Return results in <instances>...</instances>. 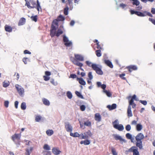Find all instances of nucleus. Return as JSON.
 Listing matches in <instances>:
<instances>
[{"mask_svg": "<svg viewBox=\"0 0 155 155\" xmlns=\"http://www.w3.org/2000/svg\"><path fill=\"white\" fill-rule=\"evenodd\" d=\"M77 80L78 81L80 84L81 85H84L86 84L85 81L82 78H77Z\"/></svg>", "mask_w": 155, "mask_h": 155, "instance_id": "nucleus-20", "label": "nucleus"}, {"mask_svg": "<svg viewBox=\"0 0 155 155\" xmlns=\"http://www.w3.org/2000/svg\"><path fill=\"white\" fill-rule=\"evenodd\" d=\"M149 21H150L152 22V23L155 25V20L151 18H149Z\"/></svg>", "mask_w": 155, "mask_h": 155, "instance_id": "nucleus-58", "label": "nucleus"}, {"mask_svg": "<svg viewBox=\"0 0 155 155\" xmlns=\"http://www.w3.org/2000/svg\"><path fill=\"white\" fill-rule=\"evenodd\" d=\"M86 63L89 67L91 66L92 67V65L93 64H92L91 62L89 61H86Z\"/></svg>", "mask_w": 155, "mask_h": 155, "instance_id": "nucleus-56", "label": "nucleus"}, {"mask_svg": "<svg viewBox=\"0 0 155 155\" xmlns=\"http://www.w3.org/2000/svg\"><path fill=\"white\" fill-rule=\"evenodd\" d=\"M63 41L64 42V45L67 47H72V43L71 41H69L68 38L65 36H63Z\"/></svg>", "mask_w": 155, "mask_h": 155, "instance_id": "nucleus-9", "label": "nucleus"}, {"mask_svg": "<svg viewBox=\"0 0 155 155\" xmlns=\"http://www.w3.org/2000/svg\"><path fill=\"white\" fill-rule=\"evenodd\" d=\"M15 87L20 95L22 96L24 94V89L21 86L16 84L15 85Z\"/></svg>", "mask_w": 155, "mask_h": 155, "instance_id": "nucleus-12", "label": "nucleus"}, {"mask_svg": "<svg viewBox=\"0 0 155 155\" xmlns=\"http://www.w3.org/2000/svg\"><path fill=\"white\" fill-rule=\"evenodd\" d=\"M26 22V19L24 18H21L19 20L18 23V25L19 26H21L24 25Z\"/></svg>", "mask_w": 155, "mask_h": 155, "instance_id": "nucleus-16", "label": "nucleus"}, {"mask_svg": "<svg viewBox=\"0 0 155 155\" xmlns=\"http://www.w3.org/2000/svg\"><path fill=\"white\" fill-rule=\"evenodd\" d=\"M120 6L123 8H124L127 7V5L123 3H121L120 5Z\"/></svg>", "mask_w": 155, "mask_h": 155, "instance_id": "nucleus-60", "label": "nucleus"}, {"mask_svg": "<svg viewBox=\"0 0 155 155\" xmlns=\"http://www.w3.org/2000/svg\"><path fill=\"white\" fill-rule=\"evenodd\" d=\"M114 138H115V139L116 140H120L121 141H124V140L123 139L121 138V137L120 136H118V135H115L114 136Z\"/></svg>", "mask_w": 155, "mask_h": 155, "instance_id": "nucleus-31", "label": "nucleus"}, {"mask_svg": "<svg viewBox=\"0 0 155 155\" xmlns=\"http://www.w3.org/2000/svg\"><path fill=\"white\" fill-rule=\"evenodd\" d=\"M42 118L41 117L40 115H37L35 117V120L36 122H39Z\"/></svg>", "mask_w": 155, "mask_h": 155, "instance_id": "nucleus-38", "label": "nucleus"}, {"mask_svg": "<svg viewBox=\"0 0 155 155\" xmlns=\"http://www.w3.org/2000/svg\"><path fill=\"white\" fill-rule=\"evenodd\" d=\"M131 126L130 125H127L125 127L126 130L127 131H129L131 129Z\"/></svg>", "mask_w": 155, "mask_h": 155, "instance_id": "nucleus-50", "label": "nucleus"}, {"mask_svg": "<svg viewBox=\"0 0 155 155\" xmlns=\"http://www.w3.org/2000/svg\"><path fill=\"white\" fill-rule=\"evenodd\" d=\"M92 68L93 69L96 71L97 74L100 75H102L103 74V72L101 69L98 67L97 65L95 64H92Z\"/></svg>", "mask_w": 155, "mask_h": 155, "instance_id": "nucleus-10", "label": "nucleus"}, {"mask_svg": "<svg viewBox=\"0 0 155 155\" xmlns=\"http://www.w3.org/2000/svg\"><path fill=\"white\" fill-rule=\"evenodd\" d=\"M140 4L139 2L137 0H135L133 1V5H135L136 6Z\"/></svg>", "mask_w": 155, "mask_h": 155, "instance_id": "nucleus-44", "label": "nucleus"}, {"mask_svg": "<svg viewBox=\"0 0 155 155\" xmlns=\"http://www.w3.org/2000/svg\"><path fill=\"white\" fill-rule=\"evenodd\" d=\"M9 101H5L4 103V106L6 108L8 107V106Z\"/></svg>", "mask_w": 155, "mask_h": 155, "instance_id": "nucleus-53", "label": "nucleus"}, {"mask_svg": "<svg viewBox=\"0 0 155 155\" xmlns=\"http://www.w3.org/2000/svg\"><path fill=\"white\" fill-rule=\"evenodd\" d=\"M42 101L43 104L46 106H48L50 105V103L49 101L46 98H42Z\"/></svg>", "mask_w": 155, "mask_h": 155, "instance_id": "nucleus-19", "label": "nucleus"}, {"mask_svg": "<svg viewBox=\"0 0 155 155\" xmlns=\"http://www.w3.org/2000/svg\"><path fill=\"white\" fill-rule=\"evenodd\" d=\"M63 41L64 42V45L67 47H72V43L71 41H69L68 38L65 36H63Z\"/></svg>", "mask_w": 155, "mask_h": 155, "instance_id": "nucleus-8", "label": "nucleus"}, {"mask_svg": "<svg viewBox=\"0 0 155 155\" xmlns=\"http://www.w3.org/2000/svg\"><path fill=\"white\" fill-rule=\"evenodd\" d=\"M5 29L6 31L8 32H11L12 31V28L8 25H6L5 26Z\"/></svg>", "mask_w": 155, "mask_h": 155, "instance_id": "nucleus-22", "label": "nucleus"}, {"mask_svg": "<svg viewBox=\"0 0 155 155\" xmlns=\"http://www.w3.org/2000/svg\"><path fill=\"white\" fill-rule=\"evenodd\" d=\"M44 152L46 153L45 155H51V152L49 151H45Z\"/></svg>", "mask_w": 155, "mask_h": 155, "instance_id": "nucleus-64", "label": "nucleus"}, {"mask_svg": "<svg viewBox=\"0 0 155 155\" xmlns=\"http://www.w3.org/2000/svg\"><path fill=\"white\" fill-rule=\"evenodd\" d=\"M74 58L71 57L70 58L71 61L74 64L77 66L82 67L83 66V64L82 63L80 62L79 61H83L84 60L83 57L81 55L79 54H75Z\"/></svg>", "mask_w": 155, "mask_h": 155, "instance_id": "nucleus-1", "label": "nucleus"}, {"mask_svg": "<svg viewBox=\"0 0 155 155\" xmlns=\"http://www.w3.org/2000/svg\"><path fill=\"white\" fill-rule=\"evenodd\" d=\"M50 82L51 84L54 85H56L57 84V83L56 82H55L54 80L53 79H52L51 80Z\"/></svg>", "mask_w": 155, "mask_h": 155, "instance_id": "nucleus-57", "label": "nucleus"}, {"mask_svg": "<svg viewBox=\"0 0 155 155\" xmlns=\"http://www.w3.org/2000/svg\"><path fill=\"white\" fill-rule=\"evenodd\" d=\"M96 54L97 56L98 57H100L101 56V49L97 50L95 51Z\"/></svg>", "mask_w": 155, "mask_h": 155, "instance_id": "nucleus-35", "label": "nucleus"}, {"mask_svg": "<svg viewBox=\"0 0 155 155\" xmlns=\"http://www.w3.org/2000/svg\"><path fill=\"white\" fill-rule=\"evenodd\" d=\"M86 109V107L85 105H82L80 106V109L82 111H84Z\"/></svg>", "mask_w": 155, "mask_h": 155, "instance_id": "nucleus-51", "label": "nucleus"}, {"mask_svg": "<svg viewBox=\"0 0 155 155\" xmlns=\"http://www.w3.org/2000/svg\"><path fill=\"white\" fill-rule=\"evenodd\" d=\"M10 84V83L8 81H5L2 83L3 86L4 87H7Z\"/></svg>", "mask_w": 155, "mask_h": 155, "instance_id": "nucleus-27", "label": "nucleus"}, {"mask_svg": "<svg viewBox=\"0 0 155 155\" xmlns=\"http://www.w3.org/2000/svg\"><path fill=\"white\" fill-rule=\"evenodd\" d=\"M95 120L97 122H100L101 120V117L98 113H96L94 116Z\"/></svg>", "mask_w": 155, "mask_h": 155, "instance_id": "nucleus-17", "label": "nucleus"}, {"mask_svg": "<svg viewBox=\"0 0 155 155\" xmlns=\"http://www.w3.org/2000/svg\"><path fill=\"white\" fill-rule=\"evenodd\" d=\"M79 138L80 139H87V136H86L84 134L81 133L80 134H79Z\"/></svg>", "mask_w": 155, "mask_h": 155, "instance_id": "nucleus-32", "label": "nucleus"}, {"mask_svg": "<svg viewBox=\"0 0 155 155\" xmlns=\"http://www.w3.org/2000/svg\"><path fill=\"white\" fill-rule=\"evenodd\" d=\"M67 96L68 98L70 99H71L72 97V95L71 93L68 91L67 93Z\"/></svg>", "mask_w": 155, "mask_h": 155, "instance_id": "nucleus-43", "label": "nucleus"}, {"mask_svg": "<svg viewBox=\"0 0 155 155\" xmlns=\"http://www.w3.org/2000/svg\"><path fill=\"white\" fill-rule=\"evenodd\" d=\"M62 3H65L67 1L68 2V3L66 5V7L64 9V13L65 15H67L68 14V10L69 8L68 6V4L69 5L70 7L72 6V0H61Z\"/></svg>", "mask_w": 155, "mask_h": 155, "instance_id": "nucleus-5", "label": "nucleus"}, {"mask_svg": "<svg viewBox=\"0 0 155 155\" xmlns=\"http://www.w3.org/2000/svg\"><path fill=\"white\" fill-rule=\"evenodd\" d=\"M103 92L106 94L108 97H110L111 96L112 94L109 91L107 90H103Z\"/></svg>", "mask_w": 155, "mask_h": 155, "instance_id": "nucleus-41", "label": "nucleus"}, {"mask_svg": "<svg viewBox=\"0 0 155 155\" xmlns=\"http://www.w3.org/2000/svg\"><path fill=\"white\" fill-rule=\"evenodd\" d=\"M107 107L110 110H114L117 107V105L115 104H113L112 105H108Z\"/></svg>", "mask_w": 155, "mask_h": 155, "instance_id": "nucleus-18", "label": "nucleus"}, {"mask_svg": "<svg viewBox=\"0 0 155 155\" xmlns=\"http://www.w3.org/2000/svg\"><path fill=\"white\" fill-rule=\"evenodd\" d=\"M142 126L140 124H138L136 126V130L137 131H140L142 129Z\"/></svg>", "mask_w": 155, "mask_h": 155, "instance_id": "nucleus-30", "label": "nucleus"}, {"mask_svg": "<svg viewBox=\"0 0 155 155\" xmlns=\"http://www.w3.org/2000/svg\"><path fill=\"white\" fill-rule=\"evenodd\" d=\"M140 102L141 104H143L144 105H146L147 104V102L146 101H142L140 100Z\"/></svg>", "mask_w": 155, "mask_h": 155, "instance_id": "nucleus-55", "label": "nucleus"}, {"mask_svg": "<svg viewBox=\"0 0 155 155\" xmlns=\"http://www.w3.org/2000/svg\"><path fill=\"white\" fill-rule=\"evenodd\" d=\"M126 138L129 139H131L132 138V135L130 133H127L126 135Z\"/></svg>", "mask_w": 155, "mask_h": 155, "instance_id": "nucleus-46", "label": "nucleus"}, {"mask_svg": "<svg viewBox=\"0 0 155 155\" xmlns=\"http://www.w3.org/2000/svg\"><path fill=\"white\" fill-rule=\"evenodd\" d=\"M105 63L111 68H113V66L112 63L109 60H105Z\"/></svg>", "mask_w": 155, "mask_h": 155, "instance_id": "nucleus-23", "label": "nucleus"}, {"mask_svg": "<svg viewBox=\"0 0 155 155\" xmlns=\"http://www.w3.org/2000/svg\"><path fill=\"white\" fill-rule=\"evenodd\" d=\"M46 133L48 136H50L54 134V131L52 130H48L46 131Z\"/></svg>", "mask_w": 155, "mask_h": 155, "instance_id": "nucleus-25", "label": "nucleus"}, {"mask_svg": "<svg viewBox=\"0 0 155 155\" xmlns=\"http://www.w3.org/2000/svg\"><path fill=\"white\" fill-rule=\"evenodd\" d=\"M65 128L68 132H71L73 130V127L71 124L68 122L64 123Z\"/></svg>", "mask_w": 155, "mask_h": 155, "instance_id": "nucleus-13", "label": "nucleus"}, {"mask_svg": "<svg viewBox=\"0 0 155 155\" xmlns=\"http://www.w3.org/2000/svg\"><path fill=\"white\" fill-rule=\"evenodd\" d=\"M125 75V74L123 73L121 74H120L119 75L120 77L122 79L124 80H126V78L124 77V76Z\"/></svg>", "mask_w": 155, "mask_h": 155, "instance_id": "nucleus-45", "label": "nucleus"}, {"mask_svg": "<svg viewBox=\"0 0 155 155\" xmlns=\"http://www.w3.org/2000/svg\"><path fill=\"white\" fill-rule=\"evenodd\" d=\"M127 116L128 117H131L132 116V114L131 110V107L129 105L127 110Z\"/></svg>", "mask_w": 155, "mask_h": 155, "instance_id": "nucleus-21", "label": "nucleus"}, {"mask_svg": "<svg viewBox=\"0 0 155 155\" xmlns=\"http://www.w3.org/2000/svg\"><path fill=\"white\" fill-rule=\"evenodd\" d=\"M43 149L45 150H50V147L47 144H45L43 146Z\"/></svg>", "mask_w": 155, "mask_h": 155, "instance_id": "nucleus-37", "label": "nucleus"}, {"mask_svg": "<svg viewBox=\"0 0 155 155\" xmlns=\"http://www.w3.org/2000/svg\"><path fill=\"white\" fill-rule=\"evenodd\" d=\"M130 12L131 15H133L134 14H135L136 15L137 12V11H135L132 10H130Z\"/></svg>", "mask_w": 155, "mask_h": 155, "instance_id": "nucleus-61", "label": "nucleus"}, {"mask_svg": "<svg viewBox=\"0 0 155 155\" xmlns=\"http://www.w3.org/2000/svg\"><path fill=\"white\" fill-rule=\"evenodd\" d=\"M144 138V135L141 133L138 134L135 137V139L136 141V145L140 149H143L142 140Z\"/></svg>", "mask_w": 155, "mask_h": 155, "instance_id": "nucleus-2", "label": "nucleus"}, {"mask_svg": "<svg viewBox=\"0 0 155 155\" xmlns=\"http://www.w3.org/2000/svg\"><path fill=\"white\" fill-rule=\"evenodd\" d=\"M30 5L31 4L30 2V1H29V2L26 1L25 5H26L28 8H31V6H30Z\"/></svg>", "mask_w": 155, "mask_h": 155, "instance_id": "nucleus-54", "label": "nucleus"}, {"mask_svg": "<svg viewBox=\"0 0 155 155\" xmlns=\"http://www.w3.org/2000/svg\"><path fill=\"white\" fill-rule=\"evenodd\" d=\"M110 149L113 155H117V153L116 152V149L113 147H111Z\"/></svg>", "mask_w": 155, "mask_h": 155, "instance_id": "nucleus-28", "label": "nucleus"}, {"mask_svg": "<svg viewBox=\"0 0 155 155\" xmlns=\"http://www.w3.org/2000/svg\"><path fill=\"white\" fill-rule=\"evenodd\" d=\"M30 18L32 21L36 22L37 21L38 16L36 15L34 16H31Z\"/></svg>", "mask_w": 155, "mask_h": 155, "instance_id": "nucleus-40", "label": "nucleus"}, {"mask_svg": "<svg viewBox=\"0 0 155 155\" xmlns=\"http://www.w3.org/2000/svg\"><path fill=\"white\" fill-rule=\"evenodd\" d=\"M84 134L86 136H87V139L89 137H91L93 134L91 132V131L90 130H88L87 131L84 132Z\"/></svg>", "mask_w": 155, "mask_h": 155, "instance_id": "nucleus-24", "label": "nucleus"}, {"mask_svg": "<svg viewBox=\"0 0 155 155\" xmlns=\"http://www.w3.org/2000/svg\"><path fill=\"white\" fill-rule=\"evenodd\" d=\"M45 76H48L51 75V72L48 71H46L45 72Z\"/></svg>", "mask_w": 155, "mask_h": 155, "instance_id": "nucleus-62", "label": "nucleus"}, {"mask_svg": "<svg viewBox=\"0 0 155 155\" xmlns=\"http://www.w3.org/2000/svg\"><path fill=\"white\" fill-rule=\"evenodd\" d=\"M88 77L89 78V79L90 81H91V80L93 78V76L92 74V73L91 72H89L88 74Z\"/></svg>", "mask_w": 155, "mask_h": 155, "instance_id": "nucleus-49", "label": "nucleus"}, {"mask_svg": "<svg viewBox=\"0 0 155 155\" xmlns=\"http://www.w3.org/2000/svg\"><path fill=\"white\" fill-rule=\"evenodd\" d=\"M58 27H56L55 28V30H53L52 33H51V30L50 31V35L51 38H52L55 35L57 37L59 36L60 35L62 34L63 33V31L62 30L61 28H63L64 27L63 25H61L60 28L58 29L57 31L56 32V30L57 28Z\"/></svg>", "mask_w": 155, "mask_h": 155, "instance_id": "nucleus-4", "label": "nucleus"}, {"mask_svg": "<svg viewBox=\"0 0 155 155\" xmlns=\"http://www.w3.org/2000/svg\"><path fill=\"white\" fill-rule=\"evenodd\" d=\"M30 2L31 5H32L31 6V8H34L35 7L36 5L35 2L33 0H30Z\"/></svg>", "mask_w": 155, "mask_h": 155, "instance_id": "nucleus-36", "label": "nucleus"}, {"mask_svg": "<svg viewBox=\"0 0 155 155\" xmlns=\"http://www.w3.org/2000/svg\"><path fill=\"white\" fill-rule=\"evenodd\" d=\"M144 13H145V16L148 15V16L151 17H153V15L150 12H148L146 11H144Z\"/></svg>", "mask_w": 155, "mask_h": 155, "instance_id": "nucleus-48", "label": "nucleus"}, {"mask_svg": "<svg viewBox=\"0 0 155 155\" xmlns=\"http://www.w3.org/2000/svg\"><path fill=\"white\" fill-rule=\"evenodd\" d=\"M70 135L73 137H79V134L77 132H76L74 134L71 132L70 134Z\"/></svg>", "mask_w": 155, "mask_h": 155, "instance_id": "nucleus-33", "label": "nucleus"}, {"mask_svg": "<svg viewBox=\"0 0 155 155\" xmlns=\"http://www.w3.org/2000/svg\"><path fill=\"white\" fill-rule=\"evenodd\" d=\"M117 123L118 120H115L114 122H113L112 124L114 127L120 131L123 130L124 129V127L123 125L117 124Z\"/></svg>", "mask_w": 155, "mask_h": 155, "instance_id": "nucleus-7", "label": "nucleus"}, {"mask_svg": "<svg viewBox=\"0 0 155 155\" xmlns=\"http://www.w3.org/2000/svg\"><path fill=\"white\" fill-rule=\"evenodd\" d=\"M37 4L36 5V9L38 11V12H39L40 10L41 11V8L40 5V3L39 2L38 0H37Z\"/></svg>", "mask_w": 155, "mask_h": 155, "instance_id": "nucleus-29", "label": "nucleus"}, {"mask_svg": "<svg viewBox=\"0 0 155 155\" xmlns=\"http://www.w3.org/2000/svg\"><path fill=\"white\" fill-rule=\"evenodd\" d=\"M137 146H134L131 147L128 150L126 151V152H133V155H137V153L138 152V149Z\"/></svg>", "mask_w": 155, "mask_h": 155, "instance_id": "nucleus-11", "label": "nucleus"}, {"mask_svg": "<svg viewBox=\"0 0 155 155\" xmlns=\"http://www.w3.org/2000/svg\"><path fill=\"white\" fill-rule=\"evenodd\" d=\"M91 141L89 140H84V145H86L89 144L90 143Z\"/></svg>", "mask_w": 155, "mask_h": 155, "instance_id": "nucleus-47", "label": "nucleus"}, {"mask_svg": "<svg viewBox=\"0 0 155 155\" xmlns=\"http://www.w3.org/2000/svg\"><path fill=\"white\" fill-rule=\"evenodd\" d=\"M84 125L88 127H91V123L89 120H87L84 122Z\"/></svg>", "mask_w": 155, "mask_h": 155, "instance_id": "nucleus-26", "label": "nucleus"}, {"mask_svg": "<svg viewBox=\"0 0 155 155\" xmlns=\"http://www.w3.org/2000/svg\"><path fill=\"white\" fill-rule=\"evenodd\" d=\"M52 153L55 155H58L59 154L61 151L59 150L58 147H54L52 149Z\"/></svg>", "mask_w": 155, "mask_h": 155, "instance_id": "nucleus-15", "label": "nucleus"}, {"mask_svg": "<svg viewBox=\"0 0 155 155\" xmlns=\"http://www.w3.org/2000/svg\"><path fill=\"white\" fill-rule=\"evenodd\" d=\"M28 59V58H23L22 61L24 62L25 64H27V59Z\"/></svg>", "mask_w": 155, "mask_h": 155, "instance_id": "nucleus-59", "label": "nucleus"}, {"mask_svg": "<svg viewBox=\"0 0 155 155\" xmlns=\"http://www.w3.org/2000/svg\"><path fill=\"white\" fill-rule=\"evenodd\" d=\"M129 71L131 72L133 71H136L137 69V67L135 65H130L127 67Z\"/></svg>", "mask_w": 155, "mask_h": 155, "instance_id": "nucleus-14", "label": "nucleus"}, {"mask_svg": "<svg viewBox=\"0 0 155 155\" xmlns=\"http://www.w3.org/2000/svg\"><path fill=\"white\" fill-rule=\"evenodd\" d=\"M75 93L77 96L82 99H83L84 97L83 96L81 95L80 92L76 91L75 92Z\"/></svg>", "mask_w": 155, "mask_h": 155, "instance_id": "nucleus-42", "label": "nucleus"}, {"mask_svg": "<svg viewBox=\"0 0 155 155\" xmlns=\"http://www.w3.org/2000/svg\"><path fill=\"white\" fill-rule=\"evenodd\" d=\"M136 15L140 17H144L145 16V13L144 12L142 13L140 12H137Z\"/></svg>", "mask_w": 155, "mask_h": 155, "instance_id": "nucleus-34", "label": "nucleus"}, {"mask_svg": "<svg viewBox=\"0 0 155 155\" xmlns=\"http://www.w3.org/2000/svg\"><path fill=\"white\" fill-rule=\"evenodd\" d=\"M65 19L64 17L62 15H60L57 17V19L53 20L51 24L52 30L51 33H52L53 30H55L56 26L58 27V21H63Z\"/></svg>", "mask_w": 155, "mask_h": 155, "instance_id": "nucleus-3", "label": "nucleus"}, {"mask_svg": "<svg viewBox=\"0 0 155 155\" xmlns=\"http://www.w3.org/2000/svg\"><path fill=\"white\" fill-rule=\"evenodd\" d=\"M43 78L44 80L46 81H48L50 79V77L45 75L44 76Z\"/></svg>", "mask_w": 155, "mask_h": 155, "instance_id": "nucleus-52", "label": "nucleus"}, {"mask_svg": "<svg viewBox=\"0 0 155 155\" xmlns=\"http://www.w3.org/2000/svg\"><path fill=\"white\" fill-rule=\"evenodd\" d=\"M30 152L29 150L27 149L26 150L25 155H30Z\"/></svg>", "mask_w": 155, "mask_h": 155, "instance_id": "nucleus-63", "label": "nucleus"}, {"mask_svg": "<svg viewBox=\"0 0 155 155\" xmlns=\"http://www.w3.org/2000/svg\"><path fill=\"white\" fill-rule=\"evenodd\" d=\"M21 108L22 110H25L26 109V103L25 102H22L21 106Z\"/></svg>", "mask_w": 155, "mask_h": 155, "instance_id": "nucleus-39", "label": "nucleus"}, {"mask_svg": "<svg viewBox=\"0 0 155 155\" xmlns=\"http://www.w3.org/2000/svg\"><path fill=\"white\" fill-rule=\"evenodd\" d=\"M21 133V132L19 134H15L12 137V140L16 144L20 145Z\"/></svg>", "mask_w": 155, "mask_h": 155, "instance_id": "nucleus-6", "label": "nucleus"}]
</instances>
